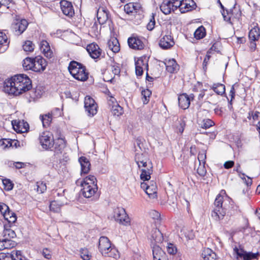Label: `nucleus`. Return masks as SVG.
I'll list each match as a JSON object with an SVG mask.
<instances>
[{
    "label": "nucleus",
    "mask_w": 260,
    "mask_h": 260,
    "mask_svg": "<svg viewBox=\"0 0 260 260\" xmlns=\"http://www.w3.org/2000/svg\"><path fill=\"white\" fill-rule=\"evenodd\" d=\"M32 88L31 81L26 75L19 74L6 80L4 91L9 94L19 95Z\"/></svg>",
    "instance_id": "obj_1"
},
{
    "label": "nucleus",
    "mask_w": 260,
    "mask_h": 260,
    "mask_svg": "<svg viewBox=\"0 0 260 260\" xmlns=\"http://www.w3.org/2000/svg\"><path fill=\"white\" fill-rule=\"evenodd\" d=\"M97 19L100 25H102L106 22L111 23V25L109 23L111 32V38L107 43L108 47L109 50V51H107V54L110 58H113L112 55L114 53V40H112V37L114 36V25L111 20L108 21V14L106 11L103 10L102 12H100V10H99L97 12Z\"/></svg>",
    "instance_id": "obj_2"
},
{
    "label": "nucleus",
    "mask_w": 260,
    "mask_h": 260,
    "mask_svg": "<svg viewBox=\"0 0 260 260\" xmlns=\"http://www.w3.org/2000/svg\"><path fill=\"white\" fill-rule=\"evenodd\" d=\"M68 70L72 76L77 80L85 81L88 78L89 73L86 71V67L76 61L70 62Z\"/></svg>",
    "instance_id": "obj_3"
},
{
    "label": "nucleus",
    "mask_w": 260,
    "mask_h": 260,
    "mask_svg": "<svg viewBox=\"0 0 260 260\" xmlns=\"http://www.w3.org/2000/svg\"><path fill=\"white\" fill-rule=\"evenodd\" d=\"M240 212L239 207L235 204L231 198L228 197L224 202L223 209H222L220 213V220L223 218L226 214L231 217L238 214Z\"/></svg>",
    "instance_id": "obj_4"
},
{
    "label": "nucleus",
    "mask_w": 260,
    "mask_h": 260,
    "mask_svg": "<svg viewBox=\"0 0 260 260\" xmlns=\"http://www.w3.org/2000/svg\"><path fill=\"white\" fill-rule=\"evenodd\" d=\"M234 253L237 255V258L238 259H241V260H252V259H258L260 256L259 252L256 253H253L252 252H247L245 251L243 247L240 246L239 249L236 246L234 248Z\"/></svg>",
    "instance_id": "obj_5"
},
{
    "label": "nucleus",
    "mask_w": 260,
    "mask_h": 260,
    "mask_svg": "<svg viewBox=\"0 0 260 260\" xmlns=\"http://www.w3.org/2000/svg\"><path fill=\"white\" fill-rule=\"evenodd\" d=\"M228 197H226V199L224 200L223 196H221L220 194H218L217 196L214 203L215 208L212 211L211 214L212 217L215 220H220V217L219 216V215H220V213L222 211V209H223L224 202L226 200Z\"/></svg>",
    "instance_id": "obj_6"
},
{
    "label": "nucleus",
    "mask_w": 260,
    "mask_h": 260,
    "mask_svg": "<svg viewBox=\"0 0 260 260\" xmlns=\"http://www.w3.org/2000/svg\"><path fill=\"white\" fill-rule=\"evenodd\" d=\"M39 141L42 148L46 150L53 147V135L49 132H43L39 137Z\"/></svg>",
    "instance_id": "obj_7"
},
{
    "label": "nucleus",
    "mask_w": 260,
    "mask_h": 260,
    "mask_svg": "<svg viewBox=\"0 0 260 260\" xmlns=\"http://www.w3.org/2000/svg\"><path fill=\"white\" fill-rule=\"evenodd\" d=\"M115 220L118 222L119 224L124 225H129L130 219L126 213L125 210L122 207H117L115 209Z\"/></svg>",
    "instance_id": "obj_8"
},
{
    "label": "nucleus",
    "mask_w": 260,
    "mask_h": 260,
    "mask_svg": "<svg viewBox=\"0 0 260 260\" xmlns=\"http://www.w3.org/2000/svg\"><path fill=\"white\" fill-rule=\"evenodd\" d=\"M28 24V22L26 19H17L13 21L11 28L15 35L19 36L25 30Z\"/></svg>",
    "instance_id": "obj_9"
},
{
    "label": "nucleus",
    "mask_w": 260,
    "mask_h": 260,
    "mask_svg": "<svg viewBox=\"0 0 260 260\" xmlns=\"http://www.w3.org/2000/svg\"><path fill=\"white\" fill-rule=\"evenodd\" d=\"M84 108L90 116H93L97 113L98 105L94 100L89 96L85 98Z\"/></svg>",
    "instance_id": "obj_10"
},
{
    "label": "nucleus",
    "mask_w": 260,
    "mask_h": 260,
    "mask_svg": "<svg viewBox=\"0 0 260 260\" xmlns=\"http://www.w3.org/2000/svg\"><path fill=\"white\" fill-rule=\"evenodd\" d=\"M99 249L103 255L105 256H111L109 255V250L111 248V244L108 238L106 237H101L99 239Z\"/></svg>",
    "instance_id": "obj_11"
},
{
    "label": "nucleus",
    "mask_w": 260,
    "mask_h": 260,
    "mask_svg": "<svg viewBox=\"0 0 260 260\" xmlns=\"http://www.w3.org/2000/svg\"><path fill=\"white\" fill-rule=\"evenodd\" d=\"M148 238L150 241L151 245L161 243L164 240L162 234L156 228H152L148 235Z\"/></svg>",
    "instance_id": "obj_12"
},
{
    "label": "nucleus",
    "mask_w": 260,
    "mask_h": 260,
    "mask_svg": "<svg viewBox=\"0 0 260 260\" xmlns=\"http://www.w3.org/2000/svg\"><path fill=\"white\" fill-rule=\"evenodd\" d=\"M32 71L36 72L44 71L47 66L46 60L41 56H37L34 57Z\"/></svg>",
    "instance_id": "obj_13"
},
{
    "label": "nucleus",
    "mask_w": 260,
    "mask_h": 260,
    "mask_svg": "<svg viewBox=\"0 0 260 260\" xmlns=\"http://www.w3.org/2000/svg\"><path fill=\"white\" fill-rule=\"evenodd\" d=\"M83 187L81 190L82 195L86 198H90L96 194L98 191V186L97 185H85L81 184Z\"/></svg>",
    "instance_id": "obj_14"
},
{
    "label": "nucleus",
    "mask_w": 260,
    "mask_h": 260,
    "mask_svg": "<svg viewBox=\"0 0 260 260\" xmlns=\"http://www.w3.org/2000/svg\"><path fill=\"white\" fill-rule=\"evenodd\" d=\"M86 50L90 57L93 59L98 58L102 55V50L95 43H93L88 45Z\"/></svg>",
    "instance_id": "obj_15"
},
{
    "label": "nucleus",
    "mask_w": 260,
    "mask_h": 260,
    "mask_svg": "<svg viewBox=\"0 0 260 260\" xmlns=\"http://www.w3.org/2000/svg\"><path fill=\"white\" fill-rule=\"evenodd\" d=\"M180 11L181 13L191 11L197 7L196 3L193 0H182L180 2Z\"/></svg>",
    "instance_id": "obj_16"
},
{
    "label": "nucleus",
    "mask_w": 260,
    "mask_h": 260,
    "mask_svg": "<svg viewBox=\"0 0 260 260\" xmlns=\"http://www.w3.org/2000/svg\"><path fill=\"white\" fill-rule=\"evenodd\" d=\"M175 45L173 38L170 35H165L160 39L159 42V47L162 49H168Z\"/></svg>",
    "instance_id": "obj_17"
},
{
    "label": "nucleus",
    "mask_w": 260,
    "mask_h": 260,
    "mask_svg": "<svg viewBox=\"0 0 260 260\" xmlns=\"http://www.w3.org/2000/svg\"><path fill=\"white\" fill-rule=\"evenodd\" d=\"M62 13L66 16L72 17L74 14V10L71 2L63 0L60 3Z\"/></svg>",
    "instance_id": "obj_18"
},
{
    "label": "nucleus",
    "mask_w": 260,
    "mask_h": 260,
    "mask_svg": "<svg viewBox=\"0 0 260 260\" xmlns=\"http://www.w3.org/2000/svg\"><path fill=\"white\" fill-rule=\"evenodd\" d=\"M12 124L14 129L18 133H23L26 132L29 129V125L27 122H24V121H17L13 120Z\"/></svg>",
    "instance_id": "obj_19"
},
{
    "label": "nucleus",
    "mask_w": 260,
    "mask_h": 260,
    "mask_svg": "<svg viewBox=\"0 0 260 260\" xmlns=\"http://www.w3.org/2000/svg\"><path fill=\"white\" fill-rule=\"evenodd\" d=\"M127 42L131 48L137 50L144 48L143 42L138 37H130L128 39Z\"/></svg>",
    "instance_id": "obj_20"
},
{
    "label": "nucleus",
    "mask_w": 260,
    "mask_h": 260,
    "mask_svg": "<svg viewBox=\"0 0 260 260\" xmlns=\"http://www.w3.org/2000/svg\"><path fill=\"white\" fill-rule=\"evenodd\" d=\"M179 106L183 109H187L190 104L189 96L185 93L180 94L178 98Z\"/></svg>",
    "instance_id": "obj_21"
},
{
    "label": "nucleus",
    "mask_w": 260,
    "mask_h": 260,
    "mask_svg": "<svg viewBox=\"0 0 260 260\" xmlns=\"http://www.w3.org/2000/svg\"><path fill=\"white\" fill-rule=\"evenodd\" d=\"M146 56H143L140 57L137 60H135V71L137 77H141L143 74V66L145 64V59Z\"/></svg>",
    "instance_id": "obj_22"
},
{
    "label": "nucleus",
    "mask_w": 260,
    "mask_h": 260,
    "mask_svg": "<svg viewBox=\"0 0 260 260\" xmlns=\"http://www.w3.org/2000/svg\"><path fill=\"white\" fill-rule=\"evenodd\" d=\"M55 154L61 153L66 147V142L62 138H58L53 142Z\"/></svg>",
    "instance_id": "obj_23"
},
{
    "label": "nucleus",
    "mask_w": 260,
    "mask_h": 260,
    "mask_svg": "<svg viewBox=\"0 0 260 260\" xmlns=\"http://www.w3.org/2000/svg\"><path fill=\"white\" fill-rule=\"evenodd\" d=\"M81 165L82 174H87L90 170V163L88 158L85 156H81L79 158Z\"/></svg>",
    "instance_id": "obj_24"
},
{
    "label": "nucleus",
    "mask_w": 260,
    "mask_h": 260,
    "mask_svg": "<svg viewBox=\"0 0 260 260\" xmlns=\"http://www.w3.org/2000/svg\"><path fill=\"white\" fill-rule=\"evenodd\" d=\"M9 42L6 35L2 31H0V53L5 52L9 47Z\"/></svg>",
    "instance_id": "obj_25"
},
{
    "label": "nucleus",
    "mask_w": 260,
    "mask_h": 260,
    "mask_svg": "<svg viewBox=\"0 0 260 260\" xmlns=\"http://www.w3.org/2000/svg\"><path fill=\"white\" fill-rule=\"evenodd\" d=\"M166 70L170 73H174L179 70V66L174 59H169L165 63Z\"/></svg>",
    "instance_id": "obj_26"
},
{
    "label": "nucleus",
    "mask_w": 260,
    "mask_h": 260,
    "mask_svg": "<svg viewBox=\"0 0 260 260\" xmlns=\"http://www.w3.org/2000/svg\"><path fill=\"white\" fill-rule=\"evenodd\" d=\"M202 256L204 260H216V254L211 249H204L202 252Z\"/></svg>",
    "instance_id": "obj_27"
},
{
    "label": "nucleus",
    "mask_w": 260,
    "mask_h": 260,
    "mask_svg": "<svg viewBox=\"0 0 260 260\" xmlns=\"http://www.w3.org/2000/svg\"><path fill=\"white\" fill-rule=\"evenodd\" d=\"M150 245L152 249L153 260L157 259L159 258H162L165 253L161 248L157 244H153V245Z\"/></svg>",
    "instance_id": "obj_28"
},
{
    "label": "nucleus",
    "mask_w": 260,
    "mask_h": 260,
    "mask_svg": "<svg viewBox=\"0 0 260 260\" xmlns=\"http://www.w3.org/2000/svg\"><path fill=\"white\" fill-rule=\"evenodd\" d=\"M11 225L5 224L4 226V231L2 233L3 238L4 239L14 238L16 237V234L14 231L10 229Z\"/></svg>",
    "instance_id": "obj_29"
},
{
    "label": "nucleus",
    "mask_w": 260,
    "mask_h": 260,
    "mask_svg": "<svg viewBox=\"0 0 260 260\" xmlns=\"http://www.w3.org/2000/svg\"><path fill=\"white\" fill-rule=\"evenodd\" d=\"M152 164L148 165L147 169H142L141 170V174L140 178L143 181H148L150 179V175L152 173Z\"/></svg>",
    "instance_id": "obj_30"
},
{
    "label": "nucleus",
    "mask_w": 260,
    "mask_h": 260,
    "mask_svg": "<svg viewBox=\"0 0 260 260\" xmlns=\"http://www.w3.org/2000/svg\"><path fill=\"white\" fill-rule=\"evenodd\" d=\"M148 193L147 194L150 198L154 199L156 198L157 186L156 183L153 181L150 182V184H148Z\"/></svg>",
    "instance_id": "obj_31"
},
{
    "label": "nucleus",
    "mask_w": 260,
    "mask_h": 260,
    "mask_svg": "<svg viewBox=\"0 0 260 260\" xmlns=\"http://www.w3.org/2000/svg\"><path fill=\"white\" fill-rule=\"evenodd\" d=\"M171 2L172 1L164 0L160 5V9L164 14L168 15L171 12Z\"/></svg>",
    "instance_id": "obj_32"
},
{
    "label": "nucleus",
    "mask_w": 260,
    "mask_h": 260,
    "mask_svg": "<svg viewBox=\"0 0 260 260\" xmlns=\"http://www.w3.org/2000/svg\"><path fill=\"white\" fill-rule=\"evenodd\" d=\"M212 89L218 95L226 96L225 85L221 83H214Z\"/></svg>",
    "instance_id": "obj_33"
},
{
    "label": "nucleus",
    "mask_w": 260,
    "mask_h": 260,
    "mask_svg": "<svg viewBox=\"0 0 260 260\" xmlns=\"http://www.w3.org/2000/svg\"><path fill=\"white\" fill-rule=\"evenodd\" d=\"M260 36L259 28L257 26L254 27L249 32V39L251 41L255 42L258 40Z\"/></svg>",
    "instance_id": "obj_34"
},
{
    "label": "nucleus",
    "mask_w": 260,
    "mask_h": 260,
    "mask_svg": "<svg viewBox=\"0 0 260 260\" xmlns=\"http://www.w3.org/2000/svg\"><path fill=\"white\" fill-rule=\"evenodd\" d=\"M206 31L205 28L201 25L194 32V37L197 40H200L205 37Z\"/></svg>",
    "instance_id": "obj_35"
},
{
    "label": "nucleus",
    "mask_w": 260,
    "mask_h": 260,
    "mask_svg": "<svg viewBox=\"0 0 260 260\" xmlns=\"http://www.w3.org/2000/svg\"><path fill=\"white\" fill-rule=\"evenodd\" d=\"M34 58L26 57L23 60V67L26 70H31L32 71Z\"/></svg>",
    "instance_id": "obj_36"
},
{
    "label": "nucleus",
    "mask_w": 260,
    "mask_h": 260,
    "mask_svg": "<svg viewBox=\"0 0 260 260\" xmlns=\"http://www.w3.org/2000/svg\"><path fill=\"white\" fill-rule=\"evenodd\" d=\"M40 119L42 122L44 127L48 126L52 120V115L50 114H45L44 115H40Z\"/></svg>",
    "instance_id": "obj_37"
},
{
    "label": "nucleus",
    "mask_w": 260,
    "mask_h": 260,
    "mask_svg": "<svg viewBox=\"0 0 260 260\" xmlns=\"http://www.w3.org/2000/svg\"><path fill=\"white\" fill-rule=\"evenodd\" d=\"M103 92L105 94L108 95V97L107 98L108 104L111 110L112 111L114 107L113 101H112V99L113 98L112 94L110 92L109 90L107 87L104 88V90H103Z\"/></svg>",
    "instance_id": "obj_38"
},
{
    "label": "nucleus",
    "mask_w": 260,
    "mask_h": 260,
    "mask_svg": "<svg viewBox=\"0 0 260 260\" xmlns=\"http://www.w3.org/2000/svg\"><path fill=\"white\" fill-rule=\"evenodd\" d=\"M184 118L185 117H183L177 119L178 123L177 125H176V128L180 134L183 133L186 125V121L184 120Z\"/></svg>",
    "instance_id": "obj_39"
},
{
    "label": "nucleus",
    "mask_w": 260,
    "mask_h": 260,
    "mask_svg": "<svg viewBox=\"0 0 260 260\" xmlns=\"http://www.w3.org/2000/svg\"><path fill=\"white\" fill-rule=\"evenodd\" d=\"M96 182V179L94 176L89 175L84 179L83 182L81 183V184L85 185L87 184V185L93 186V184L97 185Z\"/></svg>",
    "instance_id": "obj_40"
},
{
    "label": "nucleus",
    "mask_w": 260,
    "mask_h": 260,
    "mask_svg": "<svg viewBox=\"0 0 260 260\" xmlns=\"http://www.w3.org/2000/svg\"><path fill=\"white\" fill-rule=\"evenodd\" d=\"M151 91L148 89L142 90L141 94L144 104H146L149 101L150 96L151 95Z\"/></svg>",
    "instance_id": "obj_41"
},
{
    "label": "nucleus",
    "mask_w": 260,
    "mask_h": 260,
    "mask_svg": "<svg viewBox=\"0 0 260 260\" xmlns=\"http://www.w3.org/2000/svg\"><path fill=\"white\" fill-rule=\"evenodd\" d=\"M80 253L81 257L83 260H90L91 257V255L88 250L86 248H81L80 250Z\"/></svg>",
    "instance_id": "obj_42"
},
{
    "label": "nucleus",
    "mask_w": 260,
    "mask_h": 260,
    "mask_svg": "<svg viewBox=\"0 0 260 260\" xmlns=\"http://www.w3.org/2000/svg\"><path fill=\"white\" fill-rule=\"evenodd\" d=\"M201 127L205 129L210 128L214 124V122L210 119H205L200 124Z\"/></svg>",
    "instance_id": "obj_43"
},
{
    "label": "nucleus",
    "mask_w": 260,
    "mask_h": 260,
    "mask_svg": "<svg viewBox=\"0 0 260 260\" xmlns=\"http://www.w3.org/2000/svg\"><path fill=\"white\" fill-rule=\"evenodd\" d=\"M4 188L7 191L11 190L14 186V184L8 179H4L2 180Z\"/></svg>",
    "instance_id": "obj_44"
},
{
    "label": "nucleus",
    "mask_w": 260,
    "mask_h": 260,
    "mask_svg": "<svg viewBox=\"0 0 260 260\" xmlns=\"http://www.w3.org/2000/svg\"><path fill=\"white\" fill-rule=\"evenodd\" d=\"M49 208L50 211L57 213L60 210V205L57 201H53L50 202Z\"/></svg>",
    "instance_id": "obj_45"
},
{
    "label": "nucleus",
    "mask_w": 260,
    "mask_h": 260,
    "mask_svg": "<svg viewBox=\"0 0 260 260\" xmlns=\"http://www.w3.org/2000/svg\"><path fill=\"white\" fill-rule=\"evenodd\" d=\"M13 260H26L25 256L22 255L21 251L13 250L12 251Z\"/></svg>",
    "instance_id": "obj_46"
},
{
    "label": "nucleus",
    "mask_w": 260,
    "mask_h": 260,
    "mask_svg": "<svg viewBox=\"0 0 260 260\" xmlns=\"http://www.w3.org/2000/svg\"><path fill=\"white\" fill-rule=\"evenodd\" d=\"M23 49L26 52H32L34 49V45L31 41H26L23 45Z\"/></svg>",
    "instance_id": "obj_47"
},
{
    "label": "nucleus",
    "mask_w": 260,
    "mask_h": 260,
    "mask_svg": "<svg viewBox=\"0 0 260 260\" xmlns=\"http://www.w3.org/2000/svg\"><path fill=\"white\" fill-rule=\"evenodd\" d=\"M156 14L152 13L151 17L149 19V21L147 25V29L149 30H152L155 24V16Z\"/></svg>",
    "instance_id": "obj_48"
},
{
    "label": "nucleus",
    "mask_w": 260,
    "mask_h": 260,
    "mask_svg": "<svg viewBox=\"0 0 260 260\" xmlns=\"http://www.w3.org/2000/svg\"><path fill=\"white\" fill-rule=\"evenodd\" d=\"M146 160L145 157V154L144 153H136L135 156V161L138 166L139 168H141L140 162H142Z\"/></svg>",
    "instance_id": "obj_49"
},
{
    "label": "nucleus",
    "mask_w": 260,
    "mask_h": 260,
    "mask_svg": "<svg viewBox=\"0 0 260 260\" xmlns=\"http://www.w3.org/2000/svg\"><path fill=\"white\" fill-rule=\"evenodd\" d=\"M37 191L40 193H42L46 191L47 186L46 183L43 182H37Z\"/></svg>",
    "instance_id": "obj_50"
},
{
    "label": "nucleus",
    "mask_w": 260,
    "mask_h": 260,
    "mask_svg": "<svg viewBox=\"0 0 260 260\" xmlns=\"http://www.w3.org/2000/svg\"><path fill=\"white\" fill-rule=\"evenodd\" d=\"M226 15L225 14V11L223 10L222 12H221L222 15L223 16L224 20L226 21V22L232 24V22L231 21V16L232 15V12L233 10L230 9V10H226Z\"/></svg>",
    "instance_id": "obj_51"
},
{
    "label": "nucleus",
    "mask_w": 260,
    "mask_h": 260,
    "mask_svg": "<svg viewBox=\"0 0 260 260\" xmlns=\"http://www.w3.org/2000/svg\"><path fill=\"white\" fill-rule=\"evenodd\" d=\"M4 242L5 249L11 248L15 245V243L13 241L11 240L10 239L4 238Z\"/></svg>",
    "instance_id": "obj_52"
},
{
    "label": "nucleus",
    "mask_w": 260,
    "mask_h": 260,
    "mask_svg": "<svg viewBox=\"0 0 260 260\" xmlns=\"http://www.w3.org/2000/svg\"><path fill=\"white\" fill-rule=\"evenodd\" d=\"M197 173L201 177H204L206 175L207 171L205 167V164H203V165H201V164H200L199 167L197 169Z\"/></svg>",
    "instance_id": "obj_53"
},
{
    "label": "nucleus",
    "mask_w": 260,
    "mask_h": 260,
    "mask_svg": "<svg viewBox=\"0 0 260 260\" xmlns=\"http://www.w3.org/2000/svg\"><path fill=\"white\" fill-rule=\"evenodd\" d=\"M124 113L123 108L118 104L115 105V116H119L122 115Z\"/></svg>",
    "instance_id": "obj_54"
},
{
    "label": "nucleus",
    "mask_w": 260,
    "mask_h": 260,
    "mask_svg": "<svg viewBox=\"0 0 260 260\" xmlns=\"http://www.w3.org/2000/svg\"><path fill=\"white\" fill-rule=\"evenodd\" d=\"M0 260H13L12 253H1Z\"/></svg>",
    "instance_id": "obj_55"
},
{
    "label": "nucleus",
    "mask_w": 260,
    "mask_h": 260,
    "mask_svg": "<svg viewBox=\"0 0 260 260\" xmlns=\"http://www.w3.org/2000/svg\"><path fill=\"white\" fill-rule=\"evenodd\" d=\"M167 251L170 254L174 255L177 252V248L173 244L169 243L167 246Z\"/></svg>",
    "instance_id": "obj_56"
},
{
    "label": "nucleus",
    "mask_w": 260,
    "mask_h": 260,
    "mask_svg": "<svg viewBox=\"0 0 260 260\" xmlns=\"http://www.w3.org/2000/svg\"><path fill=\"white\" fill-rule=\"evenodd\" d=\"M206 158V153L205 151H203L202 152H200L198 154V159L200 162V164H201V162H202L203 164H205Z\"/></svg>",
    "instance_id": "obj_57"
},
{
    "label": "nucleus",
    "mask_w": 260,
    "mask_h": 260,
    "mask_svg": "<svg viewBox=\"0 0 260 260\" xmlns=\"http://www.w3.org/2000/svg\"><path fill=\"white\" fill-rule=\"evenodd\" d=\"M41 49L43 52L48 51L50 50V46L49 43L45 40L42 41L41 42Z\"/></svg>",
    "instance_id": "obj_58"
},
{
    "label": "nucleus",
    "mask_w": 260,
    "mask_h": 260,
    "mask_svg": "<svg viewBox=\"0 0 260 260\" xmlns=\"http://www.w3.org/2000/svg\"><path fill=\"white\" fill-rule=\"evenodd\" d=\"M210 55H206V56L204 58V59L203 60V69L204 70V72H206L207 70V65L208 63V62L211 58Z\"/></svg>",
    "instance_id": "obj_59"
},
{
    "label": "nucleus",
    "mask_w": 260,
    "mask_h": 260,
    "mask_svg": "<svg viewBox=\"0 0 260 260\" xmlns=\"http://www.w3.org/2000/svg\"><path fill=\"white\" fill-rule=\"evenodd\" d=\"M133 9L134 6L132 3L127 4L124 6V10L127 14L133 12Z\"/></svg>",
    "instance_id": "obj_60"
},
{
    "label": "nucleus",
    "mask_w": 260,
    "mask_h": 260,
    "mask_svg": "<svg viewBox=\"0 0 260 260\" xmlns=\"http://www.w3.org/2000/svg\"><path fill=\"white\" fill-rule=\"evenodd\" d=\"M9 210V207L5 203L0 202V212L3 215Z\"/></svg>",
    "instance_id": "obj_61"
},
{
    "label": "nucleus",
    "mask_w": 260,
    "mask_h": 260,
    "mask_svg": "<svg viewBox=\"0 0 260 260\" xmlns=\"http://www.w3.org/2000/svg\"><path fill=\"white\" fill-rule=\"evenodd\" d=\"M42 255L44 257L47 259H50L51 257V254L50 251L47 249L45 248L42 251Z\"/></svg>",
    "instance_id": "obj_62"
},
{
    "label": "nucleus",
    "mask_w": 260,
    "mask_h": 260,
    "mask_svg": "<svg viewBox=\"0 0 260 260\" xmlns=\"http://www.w3.org/2000/svg\"><path fill=\"white\" fill-rule=\"evenodd\" d=\"M235 162L233 160H229L224 162L223 167L226 169H229L234 166Z\"/></svg>",
    "instance_id": "obj_63"
},
{
    "label": "nucleus",
    "mask_w": 260,
    "mask_h": 260,
    "mask_svg": "<svg viewBox=\"0 0 260 260\" xmlns=\"http://www.w3.org/2000/svg\"><path fill=\"white\" fill-rule=\"evenodd\" d=\"M150 214L153 219H156L157 220H160V214L158 212L155 210H153L150 213Z\"/></svg>",
    "instance_id": "obj_64"
}]
</instances>
